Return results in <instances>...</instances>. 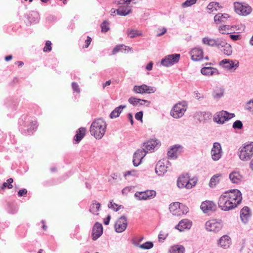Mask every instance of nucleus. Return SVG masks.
Masks as SVG:
<instances>
[{"label":"nucleus","instance_id":"f257e3e1","mask_svg":"<svg viewBox=\"0 0 253 253\" xmlns=\"http://www.w3.org/2000/svg\"><path fill=\"white\" fill-rule=\"evenodd\" d=\"M242 200V194L238 189L225 192L218 199V205L221 210L228 211L237 207Z\"/></svg>","mask_w":253,"mask_h":253},{"label":"nucleus","instance_id":"f03ea898","mask_svg":"<svg viewBox=\"0 0 253 253\" xmlns=\"http://www.w3.org/2000/svg\"><path fill=\"white\" fill-rule=\"evenodd\" d=\"M106 123L102 119L94 121L90 126V132L96 139H100L105 134L106 130Z\"/></svg>","mask_w":253,"mask_h":253},{"label":"nucleus","instance_id":"7ed1b4c3","mask_svg":"<svg viewBox=\"0 0 253 253\" xmlns=\"http://www.w3.org/2000/svg\"><path fill=\"white\" fill-rule=\"evenodd\" d=\"M198 181L196 177L190 178L188 173L181 174L177 180V185L179 188H186L187 189H191L194 187Z\"/></svg>","mask_w":253,"mask_h":253},{"label":"nucleus","instance_id":"20e7f679","mask_svg":"<svg viewBox=\"0 0 253 253\" xmlns=\"http://www.w3.org/2000/svg\"><path fill=\"white\" fill-rule=\"evenodd\" d=\"M238 156L243 161L250 160L253 156V142H247L239 149Z\"/></svg>","mask_w":253,"mask_h":253},{"label":"nucleus","instance_id":"39448f33","mask_svg":"<svg viewBox=\"0 0 253 253\" xmlns=\"http://www.w3.org/2000/svg\"><path fill=\"white\" fill-rule=\"evenodd\" d=\"M187 110V103L185 101L176 103L170 111V115L175 119L181 118Z\"/></svg>","mask_w":253,"mask_h":253},{"label":"nucleus","instance_id":"423d86ee","mask_svg":"<svg viewBox=\"0 0 253 253\" xmlns=\"http://www.w3.org/2000/svg\"><path fill=\"white\" fill-rule=\"evenodd\" d=\"M234 10L236 13L242 16H247L252 11L251 7L246 2H234Z\"/></svg>","mask_w":253,"mask_h":253},{"label":"nucleus","instance_id":"0eeeda50","mask_svg":"<svg viewBox=\"0 0 253 253\" xmlns=\"http://www.w3.org/2000/svg\"><path fill=\"white\" fill-rule=\"evenodd\" d=\"M170 163L166 159L160 160L157 164L155 168L156 173L159 176H163L169 169Z\"/></svg>","mask_w":253,"mask_h":253},{"label":"nucleus","instance_id":"6e6552de","mask_svg":"<svg viewBox=\"0 0 253 253\" xmlns=\"http://www.w3.org/2000/svg\"><path fill=\"white\" fill-rule=\"evenodd\" d=\"M235 117L234 114L229 113L227 111H221L217 113L214 116L213 120L219 124H223L225 122Z\"/></svg>","mask_w":253,"mask_h":253},{"label":"nucleus","instance_id":"1a4fd4ad","mask_svg":"<svg viewBox=\"0 0 253 253\" xmlns=\"http://www.w3.org/2000/svg\"><path fill=\"white\" fill-rule=\"evenodd\" d=\"M179 54H172L165 56L161 60V65L165 67H169L178 63L180 59Z\"/></svg>","mask_w":253,"mask_h":253},{"label":"nucleus","instance_id":"9d476101","mask_svg":"<svg viewBox=\"0 0 253 253\" xmlns=\"http://www.w3.org/2000/svg\"><path fill=\"white\" fill-rule=\"evenodd\" d=\"M161 145L160 141L157 139H150L143 143L142 149L147 153L149 151H154Z\"/></svg>","mask_w":253,"mask_h":253},{"label":"nucleus","instance_id":"9b49d317","mask_svg":"<svg viewBox=\"0 0 253 253\" xmlns=\"http://www.w3.org/2000/svg\"><path fill=\"white\" fill-rule=\"evenodd\" d=\"M156 192L154 190H147L144 191L136 192L134 196L139 200H146L155 197Z\"/></svg>","mask_w":253,"mask_h":253},{"label":"nucleus","instance_id":"f8f14e48","mask_svg":"<svg viewBox=\"0 0 253 253\" xmlns=\"http://www.w3.org/2000/svg\"><path fill=\"white\" fill-rule=\"evenodd\" d=\"M205 227L207 231L216 233L221 229L222 224L220 222L212 219L207 221Z\"/></svg>","mask_w":253,"mask_h":253},{"label":"nucleus","instance_id":"ddd939ff","mask_svg":"<svg viewBox=\"0 0 253 253\" xmlns=\"http://www.w3.org/2000/svg\"><path fill=\"white\" fill-rule=\"evenodd\" d=\"M127 225V218L123 215L117 220L115 224V231L118 233H122L126 229Z\"/></svg>","mask_w":253,"mask_h":253},{"label":"nucleus","instance_id":"4468645a","mask_svg":"<svg viewBox=\"0 0 253 253\" xmlns=\"http://www.w3.org/2000/svg\"><path fill=\"white\" fill-rule=\"evenodd\" d=\"M222 151L221 145L218 142H214L211 150V156L213 160L217 161L222 156Z\"/></svg>","mask_w":253,"mask_h":253},{"label":"nucleus","instance_id":"2eb2a0df","mask_svg":"<svg viewBox=\"0 0 253 253\" xmlns=\"http://www.w3.org/2000/svg\"><path fill=\"white\" fill-rule=\"evenodd\" d=\"M183 147L179 144H176L169 149L168 152V156L170 159H176L178 156L183 151Z\"/></svg>","mask_w":253,"mask_h":253},{"label":"nucleus","instance_id":"dca6fc26","mask_svg":"<svg viewBox=\"0 0 253 253\" xmlns=\"http://www.w3.org/2000/svg\"><path fill=\"white\" fill-rule=\"evenodd\" d=\"M219 65L228 70L232 69L235 70L239 67V62L236 61V63H235L232 60L225 59L219 62Z\"/></svg>","mask_w":253,"mask_h":253},{"label":"nucleus","instance_id":"f3484780","mask_svg":"<svg viewBox=\"0 0 253 253\" xmlns=\"http://www.w3.org/2000/svg\"><path fill=\"white\" fill-rule=\"evenodd\" d=\"M146 151L143 149H138L133 154V164L134 166L137 167L141 163L142 159L146 155Z\"/></svg>","mask_w":253,"mask_h":253},{"label":"nucleus","instance_id":"a211bd4d","mask_svg":"<svg viewBox=\"0 0 253 253\" xmlns=\"http://www.w3.org/2000/svg\"><path fill=\"white\" fill-rule=\"evenodd\" d=\"M203 50L201 47H195L191 49L190 54L191 56V59L193 61H200L203 59Z\"/></svg>","mask_w":253,"mask_h":253},{"label":"nucleus","instance_id":"6ab92c4d","mask_svg":"<svg viewBox=\"0 0 253 253\" xmlns=\"http://www.w3.org/2000/svg\"><path fill=\"white\" fill-rule=\"evenodd\" d=\"M200 208L204 213H208L210 211H215L216 206L212 201H206L202 203Z\"/></svg>","mask_w":253,"mask_h":253},{"label":"nucleus","instance_id":"aec40b11","mask_svg":"<svg viewBox=\"0 0 253 253\" xmlns=\"http://www.w3.org/2000/svg\"><path fill=\"white\" fill-rule=\"evenodd\" d=\"M103 233V226L102 225L98 222H96L93 228L92 231V239L93 240L95 241L99 238Z\"/></svg>","mask_w":253,"mask_h":253},{"label":"nucleus","instance_id":"412c9836","mask_svg":"<svg viewBox=\"0 0 253 253\" xmlns=\"http://www.w3.org/2000/svg\"><path fill=\"white\" fill-rule=\"evenodd\" d=\"M128 102L132 105L133 106H138L146 105V106H149L150 105V102L148 100L144 99H141L135 98L134 97H131L128 99Z\"/></svg>","mask_w":253,"mask_h":253},{"label":"nucleus","instance_id":"4be33fe9","mask_svg":"<svg viewBox=\"0 0 253 253\" xmlns=\"http://www.w3.org/2000/svg\"><path fill=\"white\" fill-rule=\"evenodd\" d=\"M251 213L249 208L248 207H244L240 211V217L242 221L246 224L247 223L250 217Z\"/></svg>","mask_w":253,"mask_h":253},{"label":"nucleus","instance_id":"5701e85b","mask_svg":"<svg viewBox=\"0 0 253 253\" xmlns=\"http://www.w3.org/2000/svg\"><path fill=\"white\" fill-rule=\"evenodd\" d=\"M192 226V222L187 219L181 220L175 226V229L183 231L186 229H190Z\"/></svg>","mask_w":253,"mask_h":253},{"label":"nucleus","instance_id":"b1692460","mask_svg":"<svg viewBox=\"0 0 253 253\" xmlns=\"http://www.w3.org/2000/svg\"><path fill=\"white\" fill-rule=\"evenodd\" d=\"M201 73L203 75L209 76L219 74V73L217 69L213 67L206 66L203 67L201 69Z\"/></svg>","mask_w":253,"mask_h":253},{"label":"nucleus","instance_id":"393cba45","mask_svg":"<svg viewBox=\"0 0 253 253\" xmlns=\"http://www.w3.org/2000/svg\"><path fill=\"white\" fill-rule=\"evenodd\" d=\"M212 117L211 114L209 112H200L196 115V117L200 122H206L211 119Z\"/></svg>","mask_w":253,"mask_h":253},{"label":"nucleus","instance_id":"a878e982","mask_svg":"<svg viewBox=\"0 0 253 253\" xmlns=\"http://www.w3.org/2000/svg\"><path fill=\"white\" fill-rule=\"evenodd\" d=\"M231 243V240L230 237L227 235H224L220 238L218 244L221 247L226 249L230 246Z\"/></svg>","mask_w":253,"mask_h":253},{"label":"nucleus","instance_id":"bb28decb","mask_svg":"<svg viewBox=\"0 0 253 253\" xmlns=\"http://www.w3.org/2000/svg\"><path fill=\"white\" fill-rule=\"evenodd\" d=\"M180 205L179 202H174L171 204L169 207V210L173 215H180Z\"/></svg>","mask_w":253,"mask_h":253},{"label":"nucleus","instance_id":"cd10ccee","mask_svg":"<svg viewBox=\"0 0 253 253\" xmlns=\"http://www.w3.org/2000/svg\"><path fill=\"white\" fill-rule=\"evenodd\" d=\"M229 17V15L227 13H218L214 16V21L216 24L225 23Z\"/></svg>","mask_w":253,"mask_h":253},{"label":"nucleus","instance_id":"c85d7f7f","mask_svg":"<svg viewBox=\"0 0 253 253\" xmlns=\"http://www.w3.org/2000/svg\"><path fill=\"white\" fill-rule=\"evenodd\" d=\"M131 12V8L128 5H120L117 9V15L126 16Z\"/></svg>","mask_w":253,"mask_h":253},{"label":"nucleus","instance_id":"c756f323","mask_svg":"<svg viewBox=\"0 0 253 253\" xmlns=\"http://www.w3.org/2000/svg\"><path fill=\"white\" fill-rule=\"evenodd\" d=\"M229 178L233 183H240L243 178L242 176L237 171H233L229 174Z\"/></svg>","mask_w":253,"mask_h":253},{"label":"nucleus","instance_id":"7c9ffc66","mask_svg":"<svg viewBox=\"0 0 253 253\" xmlns=\"http://www.w3.org/2000/svg\"><path fill=\"white\" fill-rule=\"evenodd\" d=\"M100 204L96 200L92 201V204L89 208L90 212L94 215H98V211L100 210Z\"/></svg>","mask_w":253,"mask_h":253},{"label":"nucleus","instance_id":"2f4dec72","mask_svg":"<svg viewBox=\"0 0 253 253\" xmlns=\"http://www.w3.org/2000/svg\"><path fill=\"white\" fill-rule=\"evenodd\" d=\"M224 90L222 87H216L212 93L213 98L216 100H218L221 98L224 94Z\"/></svg>","mask_w":253,"mask_h":253},{"label":"nucleus","instance_id":"473e14b6","mask_svg":"<svg viewBox=\"0 0 253 253\" xmlns=\"http://www.w3.org/2000/svg\"><path fill=\"white\" fill-rule=\"evenodd\" d=\"M207 9L209 10V13H211L214 11H217L219 10L222 6L219 5V3L217 2H210L207 6Z\"/></svg>","mask_w":253,"mask_h":253},{"label":"nucleus","instance_id":"72a5a7b5","mask_svg":"<svg viewBox=\"0 0 253 253\" xmlns=\"http://www.w3.org/2000/svg\"><path fill=\"white\" fill-rule=\"evenodd\" d=\"M126 107V105H120L116 108L110 113V117L112 119L118 117L123 109Z\"/></svg>","mask_w":253,"mask_h":253},{"label":"nucleus","instance_id":"f704fd0d","mask_svg":"<svg viewBox=\"0 0 253 253\" xmlns=\"http://www.w3.org/2000/svg\"><path fill=\"white\" fill-rule=\"evenodd\" d=\"M86 129L84 127L80 128L77 131V133L75 136L74 139L77 142H79L84 137Z\"/></svg>","mask_w":253,"mask_h":253},{"label":"nucleus","instance_id":"c9c22d12","mask_svg":"<svg viewBox=\"0 0 253 253\" xmlns=\"http://www.w3.org/2000/svg\"><path fill=\"white\" fill-rule=\"evenodd\" d=\"M28 20L31 24L38 23L39 21V14L36 11L32 12L28 16Z\"/></svg>","mask_w":253,"mask_h":253},{"label":"nucleus","instance_id":"e433bc0d","mask_svg":"<svg viewBox=\"0 0 253 253\" xmlns=\"http://www.w3.org/2000/svg\"><path fill=\"white\" fill-rule=\"evenodd\" d=\"M38 126L37 121H33L31 122L30 126L28 127L26 129H23L22 130V133L24 134H30L32 133V130H34L37 128Z\"/></svg>","mask_w":253,"mask_h":253},{"label":"nucleus","instance_id":"4c0bfd02","mask_svg":"<svg viewBox=\"0 0 253 253\" xmlns=\"http://www.w3.org/2000/svg\"><path fill=\"white\" fill-rule=\"evenodd\" d=\"M220 174H216L214 175L210 179L209 186L210 187L213 188L215 187L219 182V177Z\"/></svg>","mask_w":253,"mask_h":253},{"label":"nucleus","instance_id":"58836bf2","mask_svg":"<svg viewBox=\"0 0 253 253\" xmlns=\"http://www.w3.org/2000/svg\"><path fill=\"white\" fill-rule=\"evenodd\" d=\"M184 251L185 248L181 245L173 246L169 251L170 253H184Z\"/></svg>","mask_w":253,"mask_h":253},{"label":"nucleus","instance_id":"ea45409f","mask_svg":"<svg viewBox=\"0 0 253 253\" xmlns=\"http://www.w3.org/2000/svg\"><path fill=\"white\" fill-rule=\"evenodd\" d=\"M127 34L130 38H134L137 36L142 35V32L135 29H128L127 31Z\"/></svg>","mask_w":253,"mask_h":253},{"label":"nucleus","instance_id":"a19ab883","mask_svg":"<svg viewBox=\"0 0 253 253\" xmlns=\"http://www.w3.org/2000/svg\"><path fill=\"white\" fill-rule=\"evenodd\" d=\"M146 87H147V85L146 84L135 85L133 87V91L136 93L143 94L145 93V90H146Z\"/></svg>","mask_w":253,"mask_h":253},{"label":"nucleus","instance_id":"79ce46f5","mask_svg":"<svg viewBox=\"0 0 253 253\" xmlns=\"http://www.w3.org/2000/svg\"><path fill=\"white\" fill-rule=\"evenodd\" d=\"M215 39H211L208 37H205L202 39V42L204 44H207L210 46H215Z\"/></svg>","mask_w":253,"mask_h":253},{"label":"nucleus","instance_id":"37998d69","mask_svg":"<svg viewBox=\"0 0 253 253\" xmlns=\"http://www.w3.org/2000/svg\"><path fill=\"white\" fill-rule=\"evenodd\" d=\"M223 47H224L223 52L225 55L227 56H230L232 54V49L230 44L226 42V44L223 46Z\"/></svg>","mask_w":253,"mask_h":253},{"label":"nucleus","instance_id":"c03bdc74","mask_svg":"<svg viewBox=\"0 0 253 253\" xmlns=\"http://www.w3.org/2000/svg\"><path fill=\"white\" fill-rule=\"evenodd\" d=\"M140 248L144 250H149L153 248V243L152 242H146L141 245H137Z\"/></svg>","mask_w":253,"mask_h":253},{"label":"nucleus","instance_id":"a18cd8bd","mask_svg":"<svg viewBox=\"0 0 253 253\" xmlns=\"http://www.w3.org/2000/svg\"><path fill=\"white\" fill-rule=\"evenodd\" d=\"M215 46L217 47H223L226 44V41L221 38H218L215 39Z\"/></svg>","mask_w":253,"mask_h":253},{"label":"nucleus","instance_id":"49530a36","mask_svg":"<svg viewBox=\"0 0 253 253\" xmlns=\"http://www.w3.org/2000/svg\"><path fill=\"white\" fill-rule=\"evenodd\" d=\"M13 182V180L12 178L8 179L6 182H4L2 184L1 189H4L6 187H7L8 189H11L13 187V185H12Z\"/></svg>","mask_w":253,"mask_h":253},{"label":"nucleus","instance_id":"de8ad7c7","mask_svg":"<svg viewBox=\"0 0 253 253\" xmlns=\"http://www.w3.org/2000/svg\"><path fill=\"white\" fill-rule=\"evenodd\" d=\"M219 32L222 34H228L229 31V26L223 25L218 28Z\"/></svg>","mask_w":253,"mask_h":253},{"label":"nucleus","instance_id":"09e8293b","mask_svg":"<svg viewBox=\"0 0 253 253\" xmlns=\"http://www.w3.org/2000/svg\"><path fill=\"white\" fill-rule=\"evenodd\" d=\"M101 31L103 33H106L110 29L109 23L107 21H104L101 25Z\"/></svg>","mask_w":253,"mask_h":253},{"label":"nucleus","instance_id":"8fccbe9b","mask_svg":"<svg viewBox=\"0 0 253 253\" xmlns=\"http://www.w3.org/2000/svg\"><path fill=\"white\" fill-rule=\"evenodd\" d=\"M131 0H114V2L118 5H128L130 4Z\"/></svg>","mask_w":253,"mask_h":253},{"label":"nucleus","instance_id":"3c124183","mask_svg":"<svg viewBox=\"0 0 253 253\" xmlns=\"http://www.w3.org/2000/svg\"><path fill=\"white\" fill-rule=\"evenodd\" d=\"M122 206H118L117 204L114 203L110 201L109 205L108 207L113 209L115 211H118L121 208Z\"/></svg>","mask_w":253,"mask_h":253},{"label":"nucleus","instance_id":"603ef678","mask_svg":"<svg viewBox=\"0 0 253 253\" xmlns=\"http://www.w3.org/2000/svg\"><path fill=\"white\" fill-rule=\"evenodd\" d=\"M197 0H186L184 2L182 3V7L185 8L192 5L195 4Z\"/></svg>","mask_w":253,"mask_h":253},{"label":"nucleus","instance_id":"864d4df0","mask_svg":"<svg viewBox=\"0 0 253 253\" xmlns=\"http://www.w3.org/2000/svg\"><path fill=\"white\" fill-rule=\"evenodd\" d=\"M245 108L250 112H253V99L246 103Z\"/></svg>","mask_w":253,"mask_h":253},{"label":"nucleus","instance_id":"5fc2aeb1","mask_svg":"<svg viewBox=\"0 0 253 253\" xmlns=\"http://www.w3.org/2000/svg\"><path fill=\"white\" fill-rule=\"evenodd\" d=\"M52 47H51V42L49 41H47L45 42V46L43 48V51L44 52H49L51 50Z\"/></svg>","mask_w":253,"mask_h":253},{"label":"nucleus","instance_id":"6e6d98bb","mask_svg":"<svg viewBox=\"0 0 253 253\" xmlns=\"http://www.w3.org/2000/svg\"><path fill=\"white\" fill-rule=\"evenodd\" d=\"M233 127L235 129H241L243 127V124L240 120L236 121L233 124Z\"/></svg>","mask_w":253,"mask_h":253},{"label":"nucleus","instance_id":"4d7b16f0","mask_svg":"<svg viewBox=\"0 0 253 253\" xmlns=\"http://www.w3.org/2000/svg\"><path fill=\"white\" fill-rule=\"evenodd\" d=\"M124 46H125V45L124 44H119V45H116L113 49L112 54H116L117 52L120 51L121 49H123Z\"/></svg>","mask_w":253,"mask_h":253},{"label":"nucleus","instance_id":"13d9d810","mask_svg":"<svg viewBox=\"0 0 253 253\" xmlns=\"http://www.w3.org/2000/svg\"><path fill=\"white\" fill-rule=\"evenodd\" d=\"M188 211H189V209L187 207L181 204V205H180L181 214H185L187 213L188 212Z\"/></svg>","mask_w":253,"mask_h":253},{"label":"nucleus","instance_id":"bf43d9fd","mask_svg":"<svg viewBox=\"0 0 253 253\" xmlns=\"http://www.w3.org/2000/svg\"><path fill=\"white\" fill-rule=\"evenodd\" d=\"M145 88L146 90H145V93H154L156 90V88H155L154 87H151L148 85H147V87H146Z\"/></svg>","mask_w":253,"mask_h":253},{"label":"nucleus","instance_id":"052dcab7","mask_svg":"<svg viewBox=\"0 0 253 253\" xmlns=\"http://www.w3.org/2000/svg\"><path fill=\"white\" fill-rule=\"evenodd\" d=\"M72 87L74 91L78 93H79L80 92V89L79 87V85L76 83L73 82L72 84Z\"/></svg>","mask_w":253,"mask_h":253},{"label":"nucleus","instance_id":"680f3d73","mask_svg":"<svg viewBox=\"0 0 253 253\" xmlns=\"http://www.w3.org/2000/svg\"><path fill=\"white\" fill-rule=\"evenodd\" d=\"M135 118L137 120L142 121L143 112L139 111L137 112L135 115Z\"/></svg>","mask_w":253,"mask_h":253},{"label":"nucleus","instance_id":"e2e57ef3","mask_svg":"<svg viewBox=\"0 0 253 253\" xmlns=\"http://www.w3.org/2000/svg\"><path fill=\"white\" fill-rule=\"evenodd\" d=\"M27 193V190L26 189L19 190L18 192V197H22L25 195Z\"/></svg>","mask_w":253,"mask_h":253},{"label":"nucleus","instance_id":"0e129e2a","mask_svg":"<svg viewBox=\"0 0 253 253\" xmlns=\"http://www.w3.org/2000/svg\"><path fill=\"white\" fill-rule=\"evenodd\" d=\"M91 41H92L91 38L90 37L88 36L87 37V39L85 41V44L83 46V47L84 48L88 47V46L89 45V44H90Z\"/></svg>","mask_w":253,"mask_h":253},{"label":"nucleus","instance_id":"69168bd1","mask_svg":"<svg viewBox=\"0 0 253 253\" xmlns=\"http://www.w3.org/2000/svg\"><path fill=\"white\" fill-rule=\"evenodd\" d=\"M167 236V234H165L164 232L161 231L160 232L159 235V240H165Z\"/></svg>","mask_w":253,"mask_h":253},{"label":"nucleus","instance_id":"338daca9","mask_svg":"<svg viewBox=\"0 0 253 253\" xmlns=\"http://www.w3.org/2000/svg\"><path fill=\"white\" fill-rule=\"evenodd\" d=\"M240 36L239 35H230V38L233 41H237L240 39Z\"/></svg>","mask_w":253,"mask_h":253},{"label":"nucleus","instance_id":"774afa93","mask_svg":"<svg viewBox=\"0 0 253 253\" xmlns=\"http://www.w3.org/2000/svg\"><path fill=\"white\" fill-rule=\"evenodd\" d=\"M153 63L152 62H150L146 66V69L148 71H151L153 68Z\"/></svg>","mask_w":253,"mask_h":253}]
</instances>
